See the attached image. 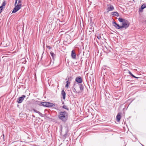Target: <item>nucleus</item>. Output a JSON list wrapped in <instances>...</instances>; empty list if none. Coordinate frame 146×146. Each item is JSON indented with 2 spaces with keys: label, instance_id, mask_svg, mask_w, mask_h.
<instances>
[{
  "label": "nucleus",
  "instance_id": "f257e3e1",
  "mask_svg": "<svg viewBox=\"0 0 146 146\" xmlns=\"http://www.w3.org/2000/svg\"><path fill=\"white\" fill-rule=\"evenodd\" d=\"M58 116L60 119L65 122L68 119V115L67 113L65 111H60L59 113Z\"/></svg>",
  "mask_w": 146,
  "mask_h": 146
},
{
  "label": "nucleus",
  "instance_id": "f03ea898",
  "mask_svg": "<svg viewBox=\"0 0 146 146\" xmlns=\"http://www.w3.org/2000/svg\"><path fill=\"white\" fill-rule=\"evenodd\" d=\"M121 24L122 25H121V29L123 28L126 29L129 27L130 25V23L127 20H126L122 23Z\"/></svg>",
  "mask_w": 146,
  "mask_h": 146
},
{
  "label": "nucleus",
  "instance_id": "7ed1b4c3",
  "mask_svg": "<svg viewBox=\"0 0 146 146\" xmlns=\"http://www.w3.org/2000/svg\"><path fill=\"white\" fill-rule=\"evenodd\" d=\"M15 6V7L12 12V13L16 12L21 8V6H20V5H16Z\"/></svg>",
  "mask_w": 146,
  "mask_h": 146
},
{
  "label": "nucleus",
  "instance_id": "20e7f679",
  "mask_svg": "<svg viewBox=\"0 0 146 146\" xmlns=\"http://www.w3.org/2000/svg\"><path fill=\"white\" fill-rule=\"evenodd\" d=\"M26 97V96L24 95H22V96L19 98L17 100V102L18 103H21L24 100V98Z\"/></svg>",
  "mask_w": 146,
  "mask_h": 146
},
{
  "label": "nucleus",
  "instance_id": "39448f33",
  "mask_svg": "<svg viewBox=\"0 0 146 146\" xmlns=\"http://www.w3.org/2000/svg\"><path fill=\"white\" fill-rule=\"evenodd\" d=\"M112 25L117 29H121V25L120 26L119 25L117 24L115 22H113Z\"/></svg>",
  "mask_w": 146,
  "mask_h": 146
},
{
  "label": "nucleus",
  "instance_id": "423d86ee",
  "mask_svg": "<svg viewBox=\"0 0 146 146\" xmlns=\"http://www.w3.org/2000/svg\"><path fill=\"white\" fill-rule=\"evenodd\" d=\"M48 103V102H39V103L38 104L40 106L47 107Z\"/></svg>",
  "mask_w": 146,
  "mask_h": 146
},
{
  "label": "nucleus",
  "instance_id": "0eeeda50",
  "mask_svg": "<svg viewBox=\"0 0 146 146\" xmlns=\"http://www.w3.org/2000/svg\"><path fill=\"white\" fill-rule=\"evenodd\" d=\"M76 81L79 83H82V80L81 78L80 77H76Z\"/></svg>",
  "mask_w": 146,
  "mask_h": 146
},
{
  "label": "nucleus",
  "instance_id": "6e6552de",
  "mask_svg": "<svg viewBox=\"0 0 146 146\" xmlns=\"http://www.w3.org/2000/svg\"><path fill=\"white\" fill-rule=\"evenodd\" d=\"M71 56L73 59H75L76 58V54L74 50L72 51Z\"/></svg>",
  "mask_w": 146,
  "mask_h": 146
},
{
  "label": "nucleus",
  "instance_id": "1a4fd4ad",
  "mask_svg": "<svg viewBox=\"0 0 146 146\" xmlns=\"http://www.w3.org/2000/svg\"><path fill=\"white\" fill-rule=\"evenodd\" d=\"M146 7V4H143L141 7V8L139 9V11L140 12H142L143 11V10Z\"/></svg>",
  "mask_w": 146,
  "mask_h": 146
},
{
  "label": "nucleus",
  "instance_id": "9d476101",
  "mask_svg": "<svg viewBox=\"0 0 146 146\" xmlns=\"http://www.w3.org/2000/svg\"><path fill=\"white\" fill-rule=\"evenodd\" d=\"M121 118V115L118 113L116 117V119L117 122H119L120 119Z\"/></svg>",
  "mask_w": 146,
  "mask_h": 146
},
{
  "label": "nucleus",
  "instance_id": "9b49d317",
  "mask_svg": "<svg viewBox=\"0 0 146 146\" xmlns=\"http://www.w3.org/2000/svg\"><path fill=\"white\" fill-rule=\"evenodd\" d=\"M61 94L62 96V98L63 99H65V96H66V93L64 90H62L61 92Z\"/></svg>",
  "mask_w": 146,
  "mask_h": 146
},
{
  "label": "nucleus",
  "instance_id": "f8f14e48",
  "mask_svg": "<svg viewBox=\"0 0 146 146\" xmlns=\"http://www.w3.org/2000/svg\"><path fill=\"white\" fill-rule=\"evenodd\" d=\"M55 106V105L54 104L52 103H51L50 102L48 103V106L47 107H54Z\"/></svg>",
  "mask_w": 146,
  "mask_h": 146
},
{
  "label": "nucleus",
  "instance_id": "ddd939ff",
  "mask_svg": "<svg viewBox=\"0 0 146 146\" xmlns=\"http://www.w3.org/2000/svg\"><path fill=\"white\" fill-rule=\"evenodd\" d=\"M33 110L35 112L38 113L42 117L43 116V114L42 113H40L39 111H37V110L34 109H33Z\"/></svg>",
  "mask_w": 146,
  "mask_h": 146
},
{
  "label": "nucleus",
  "instance_id": "4468645a",
  "mask_svg": "<svg viewBox=\"0 0 146 146\" xmlns=\"http://www.w3.org/2000/svg\"><path fill=\"white\" fill-rule=\"evenodd\" d=\"M111 14L112 15L115 16L117 17L119 16V14L117 12H112L111 13Z\"/></svg>",
  "mask_w": 146,
  "mask_h": 146
},
{
  "label": "nucleus",
  "instance_id": "2eb2a0df",
  "mask_svg": "<svg viewBox=\"0 0 146 146\" xmlns=\"http://www.w3.org/2000/svg\"><path fill=\"white\" fill-rule=\"evenodd\" d=\"M118 21L121 23H123V22L125 20H126L122 18H118Z\"/></svg>",
  "mask_w": 146,
  "mask_h": 146
},
{
  "label": "nucleus",
  "instance_id": "dca6fc26",
  "mask_svg": "<svg viewBox=\"0 0 146 146\" xmlns=\"http://www.w3.org/2000/svg\"><path fill=\"white\" fill-rule=\"evenodd\" d=\"M81 91H82L84 89V86L82 84H80L79 85Z\"/></svg>",
  "mask_w": 146,
  "mask_h": 146
},
{
  "label": "nucleus",
  "instance_id": "f3484780",
  "mask_svg": "<svg viewBox=\"0 0 146 146\" xmlns=\"http://www.w3.org/2000/svg\"><path fill=\"white\" fill-rule=\"evenodd\" d=\"M6 2L5 1H4L3 2V3L1 7H2L4 8L5 7L6 5Z\"/></svg>",
  "mask_w": 146,
  "mask_h": 146
},
{
  "label": "nucleus",
  "instance_id": "a211bd4d",
  "mask_svg": "<svg viewBox=\"0 0 146 146\" xmlns=\"http://www.w3.org/2000/svg\"><path fill=\"white\" fill-rule=\"evenodd\" d=\"M129 74H130V75L131 76H132V77H134V78H139V77H137L135 76L131 72H130L129 71Z\"/></svg>",
  "mask_w": 146,
  "mask_h": 146
},
{
  "label": "nucleus",
  "instance_id": "6ab92c4d",
  "mask_svg": "<svg viewBox=\"0 0 146 146\" xmlns=\"http://www.w3.org/2000/svg\"><path fill=\"white\" fill-rule=\"evenodd\" d=\"M96 36L97 38L99 40L101 38V37L99 34H97L96 35Z\"/></svg>",
  "mask_w": 146,
  "mask_h": 146
},
{
  "label": "nucleus",
  "instance_id": "aec40b11",
  "mask_svg": "<svg viewBox=\"0 0 146 146\" xmlns=\"http://www.w3.org/2000/svg\"><path fill=\"white\" fill-rule=\"evenodd\" d=\"M62 107L64 109H66V110H69V108H68V107L64 105Z\"/></svg>",
  "mask_w": 146,
  "mask_h": 146
},
{
  "label": "nucleus",
  "instance_id": "412c9836",
  "mask_svg": "<svg viewBox=\"0 0 146 146\" xmlns=\"http://www.w3.org/2000/svg\"><path fill=\"white\" fill-rule=\"evenodd\" d=\"M114 9L112 5H110V11H112L114 10Z\"/></svg>",
  "mask_w": 146,
  "mask_h": 146
},
{
  "label": "nucleus",
  "instance_id": "4be33fe9",
  "mask_svg": "<svg viewBox=\"0 0 146 146\" xmlns=\"http://www.w3.org/2000/svg\"><path fill=\"white\" fill-rule=\"evenodd\" d=\"M68 80L66 81V85L65 86V87L67 88H68Z\"/></svg>",
  "mask_w": 146,
  "mask_h": 146
},
{
  "label": "nucleus",
  "instance_id": "5701e85b",
  "mask_svg": "<svg viewBox=\"0 0 146 146\" xmlns=\"http://www.w3.org/2000/svg\"><path fill=\"white\" fill-rule=\"evenodd\" d=\"M50 54L52 58H53L54 56H55V54L53 52H50Z\"/></svg>",
  "mask_w": 146,
  "mask_h": 146
},
{
  "label": "nucleus",
  "instance_id": "b1692460",
  "mask_svg": "<svg viewBox=\"0 0 146 146\" xmlns=\"http://www.w3.org/2000/svg\"><path fill=\"white\" fill-rule=\"evenodd\" d=\"M21 1L18 0L17 5H20V6H21Z\"/></svg>",
  "mask_w": 146,
  "mask_h": 146
},
{
  "label": "nucleus",
  "instance_id": "393cba45",
  "mask_svg": "<svg viewBox=\"0 0 146 146\" xmlns=\"http://www.w3.org/2000/svg\"><path fill=\"white\" fill-rule=\"evenodd\" d=\"M60 133L61 134L62 133V126H61L60 127Z\"/></svg>",
  "mask_w": 146,
  "mask_h": 146
},
{
  "label": "nucleus",
  "instance_id": "a878e982",
  "mask_svg": "<svg viewBox=\"0 0 146 146\" xmlns=\"http://www.w3.org/2000/svg\"><path fill=\"white\" fill-rule=\"evenodd\" d=\"M72 90H73L74 92H77L76 91V89L74 88H72Z\"/></svg>",
  "mask_w": 146,
  "mask_h": 146
},
{
  "label": "nucleus",
  "instance_id": "bb28decb",
  "mask_svg": "<svg viewBox=\"0 0 146 146\" xmlns=\"http://www.w3.org/2000/svg\"><path fill=\"white\" fill-rule=\"evenodd\" d=\"M46 47L47 48H48L49 49H50V47L49 46H47Z\"/></svg>",
  "mask_w": 146,
  "mask_h": 146
},
{
  "label": "nucleus",
  "instance_id": "cd10ccee",
  "mask_svg": "<svg viewBox=\"0 0 146 146\" xmlns=\"http://www.w3.org/2000/svg\"><path fill=\"white\" fill-rule=\"evenodd\" d=\"M67 135V133H66L64 135V137H66Z\"/></svg>",
  "mask_w": 146,
  "mask_h": 146
},
{
  "label": "nucleus",
  "instance_id": "c85d7f7f",
  "mask_svg": "<svg viewBox=\"0 0 146 146\" xmlns=\"http://www.w3.org/2000/svg\"><path fill=\"white\" fill-rule=\"evenodd\" d=\"M108 12H109L110 11V7H108Z\"/></svg>",
  "mask_w": 146,
  "mask_h": 146
},
{
  "label": "nucleus",
  "instance_id": "c756f323",
  "mask_svg": "<svg viewBox=\"0 0 146 146\" xmlns=\"http://www.w3.org/2000/svg\"><path fill=\"white\" fill-rule=\"evenodd\" d=\"M50 62H49V64L48 65H47V66H48L49 65V64H50Z\"/></svg>",
  "mask_w": 146,
  "mask_h": 146
},
{
  "label": "nucleus",
  "instance_id": "7c9ffc66",
  "mask_svg": "<svg viewBox=\"0 0 146 146\" xmlns=\"http://www.w3.org/2000/svg\"><path fill=\"white\" fill-rule=\"evenodd\" d=\"M70 82H69V81H68V84H70Z\"/></svg>",
  "mask_w": 146,
  "mask_h": 146
},
{
  "label": "nucleus",
  "instance_id": "2f4dec72",
  "mask_svg": "<svg viewBox=\"0 0 146 146\" xmlns=\"http://www.w3.org/2000/svg\"><path fill=\"white\" fill-rule=\"evenodd\" d=\"M33 116V117H35V116L34 115H32Z\"/></svg>",
  "mask_w": 146,
  "mask_h": 146
},
{
  "label": "nucleus",
  "instance_id": "473e14b6",
  "mask_svg": "<svg viewBox=\"0 0 146 146\" xmlns=\"http://www.w3.org/2000/svg\"><path fill=\"white\" fill-rule=\"evenodd\" d=\"M110 132L111 130L110 129ZM111 134V133H110V134Z\"/></svg>",
  "mask_w": 146,
  "mask_h": 146
},
{
  "label": "nucleus",
  "instance_id": "72a5a7b5",
  "mask_svg": "<svg viewBox=\"0 0 146 146\" xmlns=\"http://www.w3.org/2000/svg\"><path fill=\"white\" fill-rule=\"evenodd\" d=\"M67 80V78L66 79V80Z\"/></svg>",
  "mask_w": 146,
  "mask_h": 146
},
{
  "label": "nucleus",
  "instance_id": "f704fd0d",
  "mask_svg": "<svg viewBox=\"0 0 146 146\" xmlns=\"http://www.w3.org/2000/svg\"><path fill=\"white\" fill-rule=\"evenodd\" d=\"M62 104H64V102H63L62 103Z\"/></svg>",
  "mask_w": 146,
  "mask_h": 146
},
{
  "label": "nucleus",
  "instance_id": "c9c22d12",
  "mask_svg": "<svg viewBox=\"0 0 146 146\" xmlns=\"http://www.w3.org/2000/svg\"><path fill=\"white\" fill-rule=\"evenodd\" d=\"M141 145H142L143 146V145H142V144H141Z\"/></svg>",
  "mask_w": 146,
  "mask_h": 146
},
{
  "label": "nucleus",
  "instance_id": "e433bc0d",
  "mask_svg": "<svg viewBox=\"0 0 146 146\" xmlns=\"http://www.w3.org/2000/svg\"><path fill=\"white\" fill-rule=\"evenodd\" d=\"M145 22H146V20H145Z\"/></svg>",
  "mask_w": 146,
  "mask_h": 146
}]
</instances>
